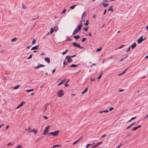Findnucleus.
Here are the masks:
<instances>
[{
    "label": "nucleus",
    "mask_w": 148,
    "mask_h": 148,
    "mask_svg": "<svg viewBox=\"0 0 148 148\" xmlns=\"http://www.w3.org/2000/svg\"><path fill=\"white\" fill-rule=\"evenodd\" d=\"M45 66V65L43 64H40L39 65L37 66L35 68V69H38L39 68V67H43Z\"/></svg>",
    "instance_id": "nucleus-7"
},
{
    "label": "nucleus",
    "mask_w": 148,
    "mask_h": 148,
    "mask_svg": "<svg viewBox=\"0 0 148 148\" xmlns=\"http://www.w3.org/2000/svg\"><path fill=\"white\" fill-rule=\"evenodd\" d=\"M86 39V38H83L81 40V42H84Z\"/></svg>",
    "instance_id": "nucleus-28"
},
{
    "label": "nucleus",
    "mask_w": 148,
    "mask_h": 148,
    "mask_svg": "<svg viewBox=\"0 0 148 148\" xmlns=\"http://www.w3.org/2000/svg\"><path fill=\"white\" fill-rule=\"evenodd\" d=\"M25 6H24V4H22V8L23 9H25Z\"/></svg>",
    "instance_id": "nucleus-50"
},
{
    "label": "nucleus",
    "mask_w": 148,
    "mask_h": 148,
    "mask_svg": "<svg viewBox=\"0 0 148 148\" xmlns=\"http://www.w3.org/2000/svg\"><path fill=\"white\" fill-rule=\"evenodd\" d=\"M146 38H145L144 39H143V36H141L137 40L138 43H141L143 40H145Z\"/></svg>",
    "instance_id": "nucleus-5"
},
{
    "label": "nucleus",
    "mask_w": 148,
    "mask_h": 148,
    "mask_svg": "<svg viewBox=\"0 0 148 148\" xmlns=\"http://www.w3.org/2000/svg\"><path fill=\"white\" fill-rule=\"evenodd\" d=\"M64 91L62 90H59L57 94V96L58 97H61L64 95Z\"/></svg>",
    "instance_id": "nucleus-2"
},
{
    "label": "nucleus",
    "mask_w": 148,
    "mask_h": 148,
    "mask_svg": "<svg viewBox=\"0 0 148 148\" xmlns=\"http://www.w3.org/2000/svg\"><path fill=\"white\" fill-rule=\"evenodd\" d=\"M103 112H106L107 113L108 112V110H103Z\"/></svg>",
    "instance_id": "nucleus-45"
},
{
    "label": "nucleus",
    "mask_w": 148,
    "mask_h": 148,
    "mask_svg": "<svg viewBox=\"0 0 148 148\" xmlns=\"http://www.w3.org/2000/svg\"><path fill=\"white\" fill-rule=\"evenodd\" d=\"M102 4L104 7H106L108 5L107 3H105L104 2H102Z\"/></svg>",
    "instance_id": "nucleus-20"
},
{
    "label": "nucleus",
    "mask_w": 148,
    "mask_h": 148,
    "mask_svg": "<svg viewBox=\"0 0 148 148\" xmlns=\"http://www.w3.org/2000/svg\"><path fill=\"white\" fill-rule=\"evenodd\" d=\"M121 144H119L117 146L116 148H119L121 146Z\"/></svg>",
    "instance_id": "nucleus-47"
},
{
    "label": "nucleus",
    "mask_w": 148,
    "mask_h": 148,
    "mask_svg": "<svg viewBox=\"0 0 148 148\" xmlns=\"http://www.w3.org/2000/svg\"><path fill=\"white\" fill-rule=\"evenodd\" d=\"M101 75H100L97 77V79H100L101 78Z\"/></svg>",
    "instance_id": "nucleus-53"
},
{
    "label": "nucleus",
    "mask_w": 148,
    "mask_h": 148,
    "mask_svg": "<svg viewBox=\"0 0 148 148\" xmlns=\"http://www.w3.org/2000/svg\"><path fill=\"white\" fill-rule=\"evenodd\" d=\"M9 128V126L8 125L6 127H5V130H7Z\"/></svg>",
    "instance_id": "nucleus-59"
},
{
    "label": "nucleus",
    "mask_w": 148,
    "mask_h": 148,
    "mask_svg": "<svg viewBox=\"0 0 148 148\" xmlns=\"http://www.w3.org/2000/svg\"><path fill=\"white\" fill-rule=\"evenodd\" d=\"M14 143H9L7 144L8 146H12L14 145Z\"/></svg>",
    "instance_id": "nucleus-26"
},
{
    "label": "nucleus",
    "mask_w": 148,
    "mask_h": 148,
    "mask_svg": "<svg viewBox=\"0 0 148 148\" xmlns=\"http://www.w3.org/2000/svg\"><path fill=\"white\" fill-rule=\"evenodd\" d=\"M78 142V141H77L76 140V141H75V142L73 143L72 144L73 145H74V144H75L77 142Z\"/></svg>",
    "instance_id": "nucleus-52"
},
{
    "label": "nucleus",
    "mask_w": 148,
    "mask_h": 148,
    "mask_svg": "<svg viewBox=\"0 0 148 148\" xmlns=\"http://www.w3.org/2000/svg\"><path fill=\"white\" fill-rule=\"evenodd\" d=\"M45 61L48 64L50 62V59L49 58H45Z\"/></svg>",
    "instance_id": "nucleus-9"
},
{
    "label": "nucleus",
    "mask_w": 148,
    "mask_h": 148,
    "mask_svg": "<svg viewBox=\"0 0 148 148\" xmlns=\"http://www.w3.org/2000/svg\"><path fill=\"white\" fill-rule=\"evenodd\" d=\"M76 56V55H75L73 56H71V58H73V57H75V56Z\"/></svg>",
    "instance_id": "nucleus-58"
},
{
    "label": "nucleus",
    "mask_w": 148,
    "mask_h": 148,
    "mask_svg": "<svg viewBox=\"0 0 148 148\" xmlns=\"http://www.w3.org/2000/svg\"><path fill=\"white\" fill-rule=\"evenodd\" d=\"M82 25L81 23L79 24L78 26L77 27V28L75 29L73 31L72 35H75L78 32H79L81 29Z\"/></svg>",
    "instance_id": "nucleus-1"
},
{
    "label": "nucleus",
    "mask_w": 148,
    "mask_h": 148,
    "mask_svg": "<svg viewBox=\"0 0 148 148\" xmlns=\"http://www.w3.org/2000/svg\"><path fill=\"white\" fill-rule=\"evenodd\" d=\"M76 5H74L71 6L70 7V8L72 9H73L76 6Z\"/></svg>",
    "instance_id": "nucleus-23"
},
{
    "label": "nucleus",
    "mask_w": 148,
    "mask_h": 148,
    "mask_svg": "<svg viewBox=\"0 0 148 148\" xmlns=\"http://www.w3.org/2000/svg\"><path fill=\"white\" fill-rule=\"evenodd\" d=\"M38 47H39L38 45H37L32 47L31 48V50H37V49H38Z\"/></svg>",
    "instance_id": "nucleus-10"
},
{
    "label": "nucleus",
    "mask_w": 148,
    "mask_h": 148,
    "mask_svg": "<svg viewBox=\"0 0 148 148\" xmlns=\"http://www.w3.org/2000/svg\"><path fill=\"white\" fill-rule=\"evenodd\" d=\"M80 36L79 35H77L74 36V38L75 39H79L80 38Z\"/></svg>",
    "instance_id": "nucleus-18"
},
{
    "label": "nucleus",
    "mask_w": 148,
    "mask_h": 148,
    "mask_svg": "<svg viewBox=\"0 0 148 148\" xmlns=\"http://www.w3.org/2000/svg\"><path fill=\"white\" fill-rule=\"evenodd\" d=\"M25 103V102L23 101L16 108V109H18L19 108L22 106Z\"/></svg>",
    "instance_id": "nucleus-6"
},
{
    "label": "nucleus",
    "mask_w": 148,
    "mask_h": 148,
    "mask_svg": "<svg viewBox=\"0 0 148 148\" xmlns=\"http://www.w3.org/2000/svg\"><path fill=\"white\" fill-rule=\"evenodd\" d=\"M54 31V29L53 28H51L50 29V34H51Z\"/></svg>",
    "instance_id": "nucleus-29"
},
{
    "label": "nucleus",
    "mask_w": 148,
    "mask_h": 148,
    "mask_svg": "<svg viewBox=\"0 0 148 148\" xmlns=\"http://www.w3.org/2000/svg\"><path fill=\"white\" fill-rule=\"evenodd\" d=\"M61 147V146L60 145H54L53 147V148H54V147Z\"/></svg>",
    "instance_id": "nucleus-27"
},
{
    "label": "nucleus",
    "mask_w": 148,
    "mask_h": 148,
    "mask_svg": "<svg viewBox=\"0 0 148 148\" xmlns=\"http://www.w3.org/2000/svg\"><path fill=\"white\" fill-rule=\"evenodd\" d=\"M102 142H99L97 143H96V144L98 146L99 145H101L102 143Z\"/></svg>",
    "instance_id": "nucleus-35"
},
{
    "label": "nucleus",
    "mask_w": 148,
    "mask_h": 148,
    "mask_svg": "<svg viewBox=\"0 0 148 148\" xmlns=\"http://www.w3.org/2000/svg\"><path fill=\"white\" fill-rule=\"evenodd\" d=\"M66 40L68 41H71L72 40V39L69 38H67L66 39Z\"/></svg>",
    "instance_id": "nucleus-36"
},
{
    "label": "nucleus",
    "mask_w": 148,
    "mask_h": 148,
    "mask_svg": "<svg viewBox=\"0 0 148 148\" xmlns=\"http://www.w3.org/2000/svg\"><path fill=\"white\" fill-rule=\"evenodd\" d=\"M90 80L91 82L94 81L95 80V78L92 79V78H90Z\"/></svg>",
    "instance_id": "nucleus-48"
},
{
    "label": "nucleus",
    "mask_w": 148,
    "mask_h": 148,
    "mask_svg": "<svg viewBox=\"0 0 148 148\" xmlns=\"http://www.w3.org/2000/svg\"><path fill=\"white\" fill-rule=\"evenodd\" d=\"M66 10L65 9H64V10H63V11H62V14L64 13L65 12H66Z\"/></svg>",
    "instance_id": "nucleus-38"
},
{
    "label": "nucleus",
    "mask_w": 148,
    "mask_h": 148,
    "mask_svg": "<svg viewBox=\"0 0 148 148\" xmlns=\"http://www.w3.org/2000/svg\"><path fill=\"white\" fill-rule=\"evenodd\" d=\"M65 85L66 87H68L69 86V84H67V83L66 82L65 84Z\"/></svg>",
    "instance_id": "nucleus-57"
},
{
    "label": "nucleus",
    "mask_w": 148,
    "mask_h": 148,
    "mask_svg": "<svg viewBox=\"0 0 148 148\" xmlns=\"http://www.w3.org/2000/svg\"><path fill=\"white\" fill-rule=\"evenodd\" d=\"M36 42V40L34 39L32 42V45L34 44Z\"/></svg>",
    "instance_id": "nucleus-40"
},
{
    "label": "nucleus",
    "mask_w": 148,
    "mask_h": 148,
    "mask_svg": "<svg viewBox=\"0 0 148 148\" xmlns=\"http://www.w3.org/2000/svg\"><path fill=\"white\" fill-rule=\"evenodd\" d=\"M43 117L45 118V119H48V118L45 116H43Z\"/></svg>",
    "instance_id": "nucleus-61"
},
{
    "label": "nucleus",
    "mask_w": 148,
    "mask_h": 148,
    "mask_svg": "<svg viewBox=\"0 0 148 148\" xmlns=\"http://www.w3.org/2000/svg\"><path fill=\"white\" fill-rule=\"evenodd\" d=\"M23 147V146L21 145H18L16 147V148H20Z\"/></svg>",
    "instance_id": "nucleus-44"
},
{
    "label": "nucleus",
    "mask_w": 148,
    "mask_h": 148,
    "mask_svg": "<svg viewBox=\"0 0 148 148\" xmlns=\"http://www.w3.org/2000/svg\"><path fill=\"white\" fill-rule=\"evenodd\" d=\"M113 7L112 5H111L110 8L108 9L107 10L108 11H113L114 10L113 9H112V8Z\"/></svg>",
    "instance_id": "nucleus-19"
},
{
    "label": "nucleus",
    "mask_w": 148,
    "mask_h": 148,
    "mask_svg": "<svg viewBox=\"0 0 148 148\" xmlns=\"http://www.w3.org/2000/svg\"><path fill=\"white\" fill-rule=\"evenodd\" d=\"M114 108L113 107H111L109 109V110L110 111H111L114 109Z\"/></svg>",
    "instance_id": "nucleus-42"
},
{
    "label": "nucleus",
    "mask_w": 148,
    "mask_h": 148,
    "mask_svg": "<svg viewBox=\"0 0 148 148\" xmlns=\"http://www.w3.org/2000/svg\"><path fill=\"white\" fill-rule=\"evenodd\" d=\"M55 70H56V68H55V69H53L52 70V73H53L55 72Z\"/></svg>",
    "instance_id": "nucleus-54"
},
{
    "label": "nucleus",
    "mask_w": 148,
    "mask_h": 148,
    "mask_svg": "<svg viewBox=\"0 0 148 148\" xmlns=\"http://www.w3.org/2000/svg\"><path fill=\"white\" fill-rule=\"evenodd\" d=\"M72 45L74 47H75L76 46H77V45H78V44L76 42H73L72 43Z\"/></svg>",
    "instance_id": "nucleus-17"
},
{
    "label": "nucleus",
    "mask_w": 148,
    "mask_h": 148,
    "mask_svg": "<svg viewBox=\"0 0 148 148\" xmlns=\"http://www.w3.org/2000/svg\"><path fill=\"white\" fill-rule=\"evenodd\" d=\"M86 13L85 12H84L82 14V17H81V18H82V20H83V19L85 17V16H86Z\"/></svg>",
    "instance_id": "nucleus-8"
},
{
    "label": "nucleus",
    "mask_w": 148,
    "mask_h": 148,
    "mask_svg": "<svg viewBox=\"0 0 148 148\" xmlns=\"http://www.w3.org/2000/svg\"><path fill=\"white\" fill-rule=\"evenodd\" d=\"M16 39L17 38H14L11 41H15L16 40Z\"/></svg>",
    "instance_id": "nucleus-31"
},
{
    "label": "nucleus",
    "mask_w": 148,
    "mask_h": 148,
    "mask_svg": "<svg viewBox=\"0 0 148 148\" xmlns=\"http://www.w3.org/2000/svg\"><path fill=\"white\" fill-rule=\"evenodd\" d=\"M60 132V131L59 130H57L56 131L54 132H50L49 133V134H51V135L54 136H57L58 134L59 133V132Z\"/></svg>",
    "instance_id": "nucleus-3"
},
{
    "label": "nucleus",
    "mask_w": 148,
    "mask_h": 148,
    "mask_svg": "<svg viewBox=\"0 0 148 148\" xmlns=\"http://www.w3.org/2000/svg\"><path fill=\"white\" fill-rule=\"evenodd\" d=\"M75 47H79V48L80 49H84L83 47L80 46V45L79 44H78V45H77V46H76Z\"/></svg>",
    "instance_id": "nucleus-15"
},
{
    "label": "nucleus",
    "mask_w": 148,
    "mask_h": 148,
    "mask_svg": "<svg viewBox=\"0 0 148 148\" xmlns=\"http://www.w3.org/2000/svg\"><path fill=\"white\" fill-rule=\"evenodd\" d=\"M50 127L49 126H48L46 127L45 129L43 132V134L44 135H46L48 133L49 131V129L50 128Z\"/></svg>",
    "instance_id": "nucleus-4"
},
{
    "label": "nucleus",
    "mask_w": 148,
    "mask_h": 148,
    "mask_svg": "<svg viewBox=\"0 0 148 148\" xmlns=\"http://www.w3.org/2000/svg\"><path fill=\"white\" fill-rule=\"evenodd\" d=\"M54 29L56 31L58 29V27L56 25L54 27Z\"/></svg>",
    "instance_id": "nucleus-30"
},
{
    "label": "nucleus",
    "mask_w": 148,
    "mask_h": 148,
    "mask_svg": "<svg viewBox=\"0 0 148 148\" xmlns=\"http://www.w3.org/2000/svg\"><path fill=\"white\" fill-rule=\"evenodd\" d=\"M108 1L107 0H103L102 2H104L105 3V2H107Z\"/></svg>",
    "instance_id": "nucleus-60"
},
{
    "label": "nucleus",
    "mask_w": 148,
    "mask_h": 148,
    "mask_svg": "<svg viewBox=\"0 0 148 148\" xmlns=\"http://www.w3.org/2000/svg\"><path fill=\"white\" fill-rule=\"evenodd\" d=\"M32 132H34L35 134H36L38 132V131L37 130H35L34 129L32 130Z\"/></svg>",
    "instance_id": "nucleus-25"
},
{
    "label": "nucleus",
    "mask_w": 148,
    "mask_h": 148,
    "mask_svg": "<svg viewBox=\"0 0 148 148\" xmlns=\"http://www.w3.org/2000/svg\"><path fill=\"white\" fill-rule=\"evenodd\" d=\"M123 91H124V90L123 89H120L119 90V92H121Z\"/></svg>",
    "instance_id": "nucleus-62"
},
{
    "label": "nucleus",
    "mask_w": 148,
    "mask_h": 148,
    "mask_svg": "<svg viewBox=\"0 0 148 148\" xmlns=\"http://www.w3.org/2000/svg\"><path fill=\"white\" fill-rule=\"evenodd\" d=\"M136 46V44L135 42L134 43L130 46L131 47L132 49L134 48Z\"/></svg>",
    "instance_id": "nucleus-11"
},
{
    "label": "nucleus",
    "mask_w": 148,
    "mask_h": 148,
    "mask_svg": "<svg viewBox=\"0 0 148 148\" xmlns=\"http://www.w3.org/2000/svg\"><path fill=\"white\" fill-rule=\"evenodd\" d=\"M92 145V144H89V143L88 144L86 145V148H88V147L90 145Z\"/></svg>",
    "instance_id": "nucleus-43"
},
{
    "label": "nucleus",
    "mask_w": 148,
    "mask_h": 148,
    "mask_svg": "<svg viewBox=\"0 0 148 148\" xmlns=\"http://www.w3.org/2000/svg\"><path fill=\"white\" fill-rule=\"evenodd\" d=\"M71 58V56L68 55V56H67L66 57V59H67V60H68V59H69V58Z\"/></svg>",
    "instance_id": "nucleus-41"
},
{
    "label": "nucleus",
    "mask_w": 148,
    "mask_h": 148,
    "mask_svg": "<svg viewBox=\"0 0 148 148\" xmlns=\"http://www.w3.org/2000/svg\"><path fill=\"white\" fill-rule=\"evenodd\" d=\"M72 59L70 58L69 59H68V60H67V61L66 62V63H67L68 62L71 63L72 61Z\"/></svg>",
    "instance_id": "nucleus-13"
},
{
    "label": "nucleus",
    "mask_w": 148,
    "mask_h": 148,
    "mask_svg": "<svg viewBox=\"0 0 148 148\" xmlns=\"http://www.w3.org/2000/svg\"><path fill=\"white\" fill-rule=\"evenodd\" d=\"M33 89H28V90H26V92H29L31 91H33Z\"/></svg>",
    "instance_id": "nucleus-24"
},
{
    "label": "nucleus",
    "mask_w": 148,
    "mask_h": 148,
    "mask_svg": "<svg viewBox=\"0 0 148 148\" xmlns=\"http://www.w3.org/2000/svg\"><path fill=\"white\" fill-rule=\"evenodd\" d=\"M136 118V116H135V117H132V118H131V120H133V119H135Z\"/></svg>",
    "instance_id": "nucleus-63"
},
{
    "label": "nucleus",
    "mask_w": 148,
    "mask_h": 148,
    "mask_svg": "<svg viewBox=\"0 0 148 148\" xmlns=\"http://www.w3.org/2000/svg\"><path fill=\"white\" fill-rule=\"evenodd\" d=\"M32 54H31L30 56H29V57L27 58V59H30L32 58Z\"/></svg>",
    "instance_id": "nucleus-37"
},
{
    "label": "nucleus",
    "mask_w": 148,
    "mask_h": 148,
    "mask_svg": "<svg viewBox=\"0 0 148 148\" xmlns=\"http://www.w3.org/2000/svg\"><path fill=\"white\" fill-rule=\"evenodd\" d=\"M31 127L30 126L28 127V129L27 130V132L29 133H31L32 132V130L31 129Z\"/></svg>",
    "instance_id": "nucleus-14"
},
{
    "label": "nucleus",
    "mask_w": 148,
    "mask_h": 148,
    "mask_svg": "<svg viewBox=\"0 0 148 148\" xmlns=\"http://www.w3.org/2000/svg\"><path fill=\"white\" fill-rule=\"evenodd\" d=\"M67 63H66L65 62V61H64V62H63V67H64L65 66L66 64H67Z\"/></svg>",
    "instance_id": "nucleus-39"
},
{
    "label": "nucleus",
    "mask_w": 148,
    "mask_h": 148,
    "mask_svg": "<svg viewBox=\"0 0 148 148\" xmlns=\"http://www.w3.org/2000/svg\"><path fill=\"white\" fill-rule=\"evenodd\" d=\"M88 36H91V34L90 32L89 33H88Z\"/></svg>",
    "instance_id": "nucleus-64"
},
{
    "label": "nucleus",
    "mask_w": 148,
    "mask_h": 148,
    "mask_svg": "<svg viewBox=\"0 0 148 148\" xmlns=\"http://www.w3.org/2000/svg\"><path fill=\"white\" fill-rule=\"evenodd\" d=\"M19 86H20V85H17L16 86H15V87H14L13 88V89H17V88H18L19 87Z\"/></svg>",
    "instance_id": "nucleus-22"
},
{
    "label": "nucleus",
    "mask_w": 148,
    "mask_h": 148,
    "mask_svg": "<svg viewBox=\"0 0 148 148\" xmlns=\"http://www.w3.org/2000/svg\"><path fill=\"white\" fill-rule=\"evenodd\" d=\"M64 80H63L61 82H60V83H59L58 85V86H60L62 84H63L64 82Z\"/></svg>",
    "instance_id": "nucleus-21"
},
{
    "label": "nucleus",
    "mask_w": 148,
    "mask_h": 148,
    "mask_svg": "<svg viewBox=\"0 0 148 148\" xmlns=\"http://www.w3.org/2000/svg\"><path fill=\"white\" fill-rule=\"evenodd\" d=\"M137 128L136 127H135L132 129V131H135L137 129Z\"/></svg>",
    "instance_id": "nucleus-32"
},
{
    "label": "nucleus",
    "mask_w": 148,
    "mask_h": 148,
    "mask_svg": "<svg viewBox=\"0 0 148 148\" xmlns=\"http://www.w3.org/2000/svg\"><path fill=\"white\" fill-rule=\"evenodd\" d=\"M102 49V47H100V48L97 49L96 50V51H97V52H99Z\"/></svg>",
    "instance_id": "nucleus-33"
},
{
    "label": "nucleus",
    "mask_w": 148,
    "mask_h": 148,
    "mask_svg": "<svg viewBox=\"0 0 148 148\" xmlns=\"http://www.w3.org/2000/svg\"><path fill=\"white\" fill-rule=\"evenodd\" d=\"M88 88H86L83 91H82V93H81V94H83L84 93H85L86 92V91H87V90H88Z\"/></svg>",
    "instance_id": "nucleus-16"
},
{
    "label": "nucleus",
    "mask_w": 148,
    "mask_h": 148,
    "mask_svg": "<svg viewBox=\"0 0 148 148\" xmlns=\"http://www.w3.org/2000/svg\"><path fill=\"white\" fill-rule=\"evenodd\" d=\"M79 65L78 64H72L70 66V67H74L75 68L78 66Z\"/></svg>",
    "instance_id": "nucleus-12"
},
{
    "label": "nucleus",
    "mask_w": 148,
    "mask_h": 148,
    "mask_svg": "<svg viewBox=\"0 0 148 148\" xmlns=\"http://www.w3.org/2000/svg\"><path fill=\"white\" fill-rule=\"evenodd\" d=\"M83 29L85 30L86 31L88 30V27H87L85 28H83Z\"/></svg>",
    "instance_id": "nucleus-46"
},
{
    "label": "nucleus",
    "mask_w": 148,
    "mask_h": 148,
    "mask_svg": "<svg viewBox=\"0 0 148 148\" xmlns=\"http://www.w3.org/2000/svg\"><path fill=\"white\" fill-rule=\"evenodd\" d=\"M88 24V20H87L86 21V22L85 23H84V25H85L86 26H87Z\"/></svg>",
    "instance_id": "nucleus-34"
},
{
    "label": "nucleus",
    "mask_w": 148,
    "mask_h": 148,
    "mask_svg": "<svg viewBox=\"0 0 148 148\" xmlns=\"http://www.w3.org/2000/svg\"><path fill=\"white\" fill-rule=\"evenodd\" d=\"M106 136V134H104L101 137V138H103L104 137H105Z\"/></svg>",
    "instance_id": "nucleus-51"
},
{
    "label": "nucleus",
    "mask_w": 148,
    "mask_h": 148,
    "mask_svg": "<svg viewBox=\"0 0 148 148\" xmlns=\"http://www.w3.org/2000/svg\"><path fill=\"white\" fill-rule=\"evenodd\" d=\"M94 145L95 148L97 147L98 146L96 144V143Z\"/></svg>",
    "instance_id": "nucleus-55"
},
{
    "label": "nucleus",
    "mask_w": 148,
    "mask_h": 148,
    "mask_svg": "<svg viewBox=\"0 0 148 148\" xmlns=\"http://www.w3.org/2000/svg\"><path fill=\"white\" fill-rule=\"evenodd\" d=\"M125 46V45H122L119 47V49H121V48H122L124 46Z\"/></svg>",
    "instance_id": "nucleus-49"
},
{
    "label": "nucleus",
    "mask_w": 148,
    "mask_h": 148,
    "mask_svg": "<svg viewBox=\"0 0 148 148\" xmlns=\"http://www.w3.org/2000/svg\"><path fill=\"white\" fill-rule=\"evenodd\" d=\"M130 46L127 49L126 51V52H127L129 51V50H130Z\"/></svg>",
    "instance_id": "nucleus-56"
}]
</instances>
